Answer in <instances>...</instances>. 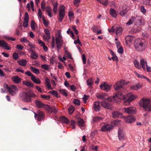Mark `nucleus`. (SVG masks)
<instances>
[{"mask_svg": "<svg viewBox=\"0 0 151 151\" xmlns=\"http://www.w3.org/2000/svg\"><path fill=\"white\" fill-rule=\"evenodd\" d=\"M128 83H125V81L123 80L116 82L114 85V90L116 91V93L113 98L114 99H125V95L123 93L125 90L124 86L127 84Z\"/></svg>", "mask_w": 151, "mask_h": 151, "instance_id": "nucleus-1", "label": "nucleus"}, {"mask_svg": "<svg viewBox=\"0 0 151 151\" xmlns=\"http://www.w3.org/2000/svg\"><path fill=\"white\" fill-rule=\"evenodd\" d=\"M147 44V42L144 39H137L135 42V47L137 50L142 51L146 49Z\"/></svg>", "mask_w": 151, "mask_h": 151, "instance_id": "nucleus-2", "label": "nucleus"}, {"mask_svg": "<svg viewBox=\"0 0 151 151\" xmlns=\"http://www.w3.org/2000/svg\"><path fill=\"white\" fill-rule=\"evenodd\" d=\"M20 99L26 102H30L31 101V98H35L36 95L31 91L28 93L23 92L20 94Z\"/></svg>", "mask_w": 151, "mask_h": 151, "instance_id": "nucleus-3", "label": "nucleus"}, {"mask_svg": "<svg viewBox=\"0 0 151 151\" xmlns=\"http://www.w3.org/2000/svg\"><path fill=\"white\" fill-rule=\"evenodd\" d=\"M139 104L140 106L142 107L145 110L151 112V103L149 99L143 98L140 100Z\"/></svg>", "mask_w": 151, "mask_h": 151, "instance_id": "nucleus-4", "label": "nucleus"}, {"mask_svg": "<svg viewBox=\"0 0 151 151\" xmlns=\"http://www.w3.org/2000/svg\"><path fill=\"white\" fill-rule=\"evenodd\" d=\"M113 100H116V99H114L113 97H108L107 99L102 101L101 102V104L104 108L111 110L113 108L112 103Z\"/></svg>", "mask_w": 151, "mask_h": 151, "instance_id": "nucleus-5", "label": "nucleus"}, {"mask_svg": "<svg viewBox=\"0 0 151 151\" xmlns=\"http://www.w3.org/2000/svg\"><path fill=\"white\" fill-rule=\"evenodd\" d=\"M4 86L8 90L10 94L14 96L16 94V91L17 90L16 86L12 85L11 87H9L7 84L4 83Z\"/></svg>", "mask_w": 151, "mask_h": 151, "instance_id": "nucleus-6", "label": "nucleus"}, {"mask_svg": "<svg viewBox=\"0 0 151 151\" xmlns=\"http://www.w3.org/2000/svg\"><path fill=\"white\" fill-rule=\"evenodd\" d=\"M125 99H122V100L126 99L124 102V105H129L130 102L133 100L135 99L136 96L134 95L131 94H128L126 95H125Z\"/></svg>", "mask_w": 151, "mask_h": 151, "instance_id": "nucleus-7", "label": "nucleus"}, {"mask_svg": "<svg viewBox=\"0 0 151 151\" xmlns=\"http://www.w3.org/2000/svg\"><path fill=\"white\" fill-rule=\"evenodd\" d=\"M65 6L63 5H60L59 6L58 20L61 22L65 15Z\"/></svg>", "mask_w": 151, "mask_h": 151, "instance_id": "nucleus-8", "label": "nucleus"}, {"mask_svg": "<svg viewBox=\"0 0 151 151\" xmlns=\"http://www.w3.org/2000/svg\"><path fill=\"white\" fill-rule=\"evenodd\" d=\"M34 113L35 117H37V120L39 121H41L45 117V115L43 112L40 110H38L37 113L35 112Z\"/></svg>", "mask_w": 151, "mask_h": 151, "instance_id": "nucleus-9", "label": "nucleus"}, {"mask_svg": "<svg viewBox=\"0 0 151 151\" xmlns=\"http://www.w3.org/2000/svg\"><path fill=\"white\" fill-rule=\"evenodd\" d=\"M113 128V127L111 124H104L102 126L100 131L105 132L109 131Z\"/></svg>", "mask_w": 151, "mask_h": 151, "instance_id": "nucleus-10", "label": "nucleus"}, {"mask_svg": "<svg viewBox=\"0 0 151 151\" xmlns=\"http://www.w3.org/2000/svg\"><path fill=\"white\" fill-rule=\"evenodd\" d=\"M46 110L49 113L55 114L57 112L58 109L54 106L50 107L47 105Z\"/></svg>", "mask_w": 151, "mask_h": 151, "instance_id": "nucleus-11", "label": "nucleus"}, {"mask_svg": "<svg viewBox=\"0 0 151 151\" xmlns=\"http://www.w3.org/2000/svg\"><path fill=\"white\" fill-rule=\"evenodd\" d=\"M118 137L120 140H124L125 139V134L123 129L119 128L118 129Z\"/></svg>", "mask_w": 151, "mask_h": 151, "instance_id": "nucleus-12", "label": "nucleus"}, {"mask_svg": "<svg viewBox=\"0 0 151 151\" xmlns=\"http://www.w3.org/2000/svg\"><path fill=\"white\" fill-rule=\"evenodd\" d=\"M99 86L101 89L104 90L107 92L109 91L111 89V86L109 85L106 82L101 84Z\"/></svg>", "mask_w": 151, "mask_h": 151, "instance_id": "nucleus-13", "label": "nucleus"}, {"mask_svg": "<svg viewBox=\"0 0 151 151\" xmlns=\"http://www.w3.org/2000/svg\"><path fill=\"white\" fill-rule=\"evenodd\" d=\"M0 46L8 50H9L11 49L9 44L4 40H0Z\"/></svg>", "mask_w": 151, "mask_h": 151, "instance_id": "nucleus-14", "label": "nucleus"}, {"mask_svg": "<svg viewBox=\"0 0 151 151\" xmlns=\"http://www.w3.org/2000/svg\"><path fill=\"white\" fill-rule=\"evenodd\" d=\"M136 109V108L134 107H130L124 108L125 112L129 114L134 113Z\"/></svg>", "mask_w": 151, "mask_h": 151, "instance_id": "nucleus-15", "label": "nucleus"}, {"mask_svg": "<svg viewBox=\"0 0 151 151\" xmlns=\"http://www.w3.org/2000/svg\"><path fill=\"white\" fill-rule=\"evenodd\" d=\"M112 116L114 119L119 118L123 117V114L119 111H114L112 114Z\"/></svg>", "mask_w": 151, "mask_h": 151, "instance_id": "nucleus-16", "label": "nucleus"}, {"mask_svg": "<svg viewBox=\"0 0 151 151\" xmlns=\"http://www.w3.org/2000/svg\"><path fill=\"white\" fill-rule=\"evenodd\" d=\"M35 103L37 107L38 108L44 107L46 110L47 105L45 104L41 101L37 100H35Z\"/></svg>", "mask_w": 151, "mask_h": 151, "instance_id": "nucleus-17", "label": "nucleus"}, {"mask_svg": "<svg viewBox=\"0 0 151 151\" xmlns=\"http://www.w3.org/2000/svg\"><path fill=\"white\" fill-rule=\"evenodd\" d=\"M135 120V117L132 115H129L125 118V122L127 123H131L134 122Z\"/></svg>", "mask_w": 151, "mask_h": 151, "instance_id": "nucleus-18", "label": "nucleus"}, {"mask_svg": "<svg viewBox=\"0 0 151 151\" xmlns=\"http://www.w3.org/2000/svg\"><path fill=\"white\" fill-rule=\"evenodd\" d=\"M60 120L62 123L68 124L69 123V120L65 116H61L60 117Z\"/></svg>", "mask_w": 151, "mask_h": 151, "instance_id": "nucleus-19", "label": "nucleus"}, {"mask_svg": "<svg viewBox=\"0 0 151 151\" xmlns=\"http://www.w3.org/2000/svg\"><path fill=\"white\" fill-rule=\"evenodd\" d=\"M56 43L57 45V47L58 48H60L62 47L63 43L62 39H59L56 38Z\"/></svg>", "mask_w": 151, "mask_h": 151, "instance_id": "nucleus-20", "label": "nucleus"}, {"mask_svg": "<svg viewBox=\"0 0 151 151\" xmlns=\"http://www.w3.org/2000/svg\"><path fill=\"white\" fill-rule=\"evenodd\" d=\"M142 86V84L140 83H138L135 85L131 86L130 88L131 89L137 90L141 88Z\"/></svg>", "mask_w": 151, "mask_h": 151, "instance_id": "nucleus-21", "label": "nucleus"}, {"mask_svg": "<svg viewBox=\"0 0 151 151\" xmlns=\"http://www.w3.org/2000/svg\"><path fill=\"white\" fill-rule=\"evenodd\" d=\"M13 81L16 83H18L21 81V79L17 76H14L12 77Z\"/></svg>", "mask_w": 151, "mask_h": 151, "instance_id": "nucleus-22", "label": "nucleus"}, {"mask_svg": "<svg viewBox=\"0 0 151 151\" xmlns=\"http://www.w3.org/2000/svg\"><path fill=\"white\" fill-rule=\"evenodd\" d=\"M110 14L113 17L115 18L117 14L116 10L114 9H111L110 10Z\"/></svg>", "mask_w": 151, "mask_h": 151, "instance_id": "nucleus-23", "label": "nucleus"}, {"mask_svg": "<svg viewBox=\"0 0 151 151\" xmlns=\"http://www.w3.org/2000/svg\"><path fill=\"white\" fill-rule=\"evenodd\" d=\"M93 108L96 111L99 110L100 108V106L99 102H95L94 104Z\"/></svg>", "mask_w": 151, "mask_h": 151, "instance_id": "nucleus-24", "label": "nucleus"}, {"mask_svg": "<svg viewBox=\"0 0 151 151\" xmlns=\"http://www.w3.org/2000/svg\"><path fill=\"white\" fill-rule=\"evenodd\" d=\"M20 41L22 42H24L28 46H31L30 42L25 37H23L21 38L20 40Z\"/></svg>", "mask_w": 151, "mask_h": 151, "instance_id": "nucleus-25", "label": "nucleus"}, {"mask_svg": "<svg viewBox=\"0 0 151 151\" xmlns=\"http://www.w3.org/2000/svg\"><path fill=\"white\" fill-rule=\"evenodd\" d=\"M103 119V118L101 116H96L93 118V122H98L102 121Z\"/></svg>", "mask_w": 151, "mask_h": 151, "instance_id": "nucleus-26", "label": "nucleus"}, {"mask_svg": "<svg viewBox=\"0 0 151 151\" xmlns=\"http://www.w3.org/2000/svg\"><path fill=\"white\" fill-rule=\"evenodd\" d=\"M31 80L36 84H40L41 83V81L38 78H36L34 76H33L31 78Z\"/></svg>", "mask_w": 151, "mask_h": 151, "instance_id": "nucleus-27", "label": "nucleus"}, {"mask_svg": "<svg viewBox=\"0 0 151 151\" xmlns=\"http://www.w3.org/2000/svg\"><path fill=\"white\" fill-rule=\"evenodd\" d=\"M134 39L132 35H128L125 37V40L127 42H131Z\"/></svg>", "mask_w": 151, "mask_h": 151, "instance_id": "nucleus-28", "label": "nucleus"}, {"mask_svg": "<svg viewBox=\"0 0 151 151\" xmlns=\"http://www.w3.org/2000/svg\"><path fill=\"white\" fill-rule=\"evenodd\" d=\"M19 65L22 66H25L27 63V61L25 59H22L18 61Z\"/></svg>", "mask_w": 151, "mask_h": 151, "instance_id": "nucleus-29", "label": "nucleus"}, {"mask_svg": "<svg viewBox=\"0 0 151 151\" xmlns=\"http://www.w3.org/2000/svg\"><path fill=\"white\" fill-rule=\"evenodd\" d=\"M136 20V18L133 17H132L129 20L128 22L126 23L127 25H130L132 24Z\"/></svg>", "mask_w": 151, "mask_h": 151, "instance_id": "nucleus-30", "label": "nucleus"}, {"mask_svg": "<svg viewBox=\"0 0 151 151\" xmlns=\"http://www.w3.org/2000/svg\"><path fill=\"white\" fill-rule=\"evenodd\" d=\"M23 83L28 87H32L33 86V84L32 82L29 81H23Z\"/></svg>", "mask_w": 151, "mask_h": 151, "instance_id": "nucleus-31", "label": "nucleus"}, {"mask_svg": "<svg viewBox=\"0 0 151 151\" xmlns=\"http://www.w3.org/2000/svg\"><path fill=\"white\" fill-rule=\"evenodd\" d=\"M128 10L126 8H124L119 13L120 15L122 16H124L127 13Z\"/></svg>", "mask_w": 151, "mask_h": 151, "instance_id": "nucleus-32", "label": "nucleus"}, {"mask_svg": "<svg viewBox=\"0 0 151 151\" xmlns=\"http://www.w3.org/2000/svg\"><path fill=\"white\" fill-rule=\"evenodd\" d=\"M116 34L117 35H120L123 30L120 27H117L115 29Z\"/></svg>", "mask_w": 151, "mask_h": 151, "instance_id": "nucleus-33", "label": "nucleus"}, {"mask_svg": "<svg viewBox=\"0 0 151 151\" xmlns=\"http://www.w3.org/2000/svg\"><path fill=\"white\" fill-rule=\"evenodd\" d=\"M58 5V3L57 2H56L53 4V11L55 14H57Z\"/></svg>", "mask_w": 151, "mask_h": 151, "instance_id": "nucleus-34", "label": "nucleus"}, {"mask_svg": "<svg viewBox=\"0 0 151 151\" xmlns=\"http://www.w3.org/2000/svg\"><path fill=\"white\" fill-rule=\"evenodd\" d=\"M50 80L48 78H46L45 79V84L47 86V88L48 89H52L51 88V86L50 84Z\"/></svg>", "mask_w": 151, "mask_h": 151, "instance_id": "nucleus-35", "label": "nucleus"}, {"mask_svg": "<svg viewBox=\"0 0 151 151\" xmlns=\"http://www.w3.org/2000/svg\"><path fill=\"white\" fill-rule=\"evenodd\" d=\"M31 57L32 59H35L38 57V55L35 52H32L31 53Z\"/></svg>", "mask_w": 151, "mask_h": 151, "instance_id": "nucleus-36", "label": "nucleus"}, {"mask_svg": "<svg viewBox=\"0 0 151 151\" xmlns=\"http://www.w3.org/2000/svg\"><path fill=\"white\" fill-rule=\"evenodd\" d=\"M140 64L141 66H148L147 61L143 59H141Z\"/></svg>", "mask_w": 151, "mask_h": 151, "instance_id": "nucleus-37", "label": "nucleus"}, {"mask_svg": "<svg viewBox=\"0 0 151 151\" xmlns=\"http://www.w3.org/2000/svg\"><path fill=\"white\" fill-rule=\"evenodd\" d=\"M64 55L65 56L67 57V58L70 59H73L71 54L66 50L65 51Z\"/></svg>", "mask_w": 151, "mask_h": 151, "instance_id": "nucleus-38", "label": "nucleus"}, {"mask_svg": "<svg viewBox=\"0 0 151 151\" xmlns=\"http://www.w3.org/2000/svg\"><path fill=\"white\" fill-rule=\"evenodd\" d=\"M77 123L80 126L82 127L84 125V122L82 119H79L78 120Z\"/></svg>", "mask_w": 151, "mask_h": 151, "instance_id": "nucleus-39", "label": "nucleus"}, {"mask_svg": "<svg viewBox=\"0 0 151 151\" xmlns=\"http://www.w3.org/2000/svg\"><path fill=\"white\" fill-rule=\"evenodd\" d=\"M31 70L34 73L36 74H39L40 73L39 70L37 68H34V67H30Z\"/></svg>", "mask_w": 151, "mask_h": 151, "instance_id": "nucleus-40", "label": "nucleus"}, {"mask_svg": "<svg viewBox=\"0 0 151 151\" xmlns=\"http://www.w3.org/2000/svg\"><path fill=\"white\" fill-rule=\"evenodd\" d=\"M59 91L60 94H63L65 96H67V91L65 89H60Z\"/></svg>", "mask_w": 151, "mask_h": 151, "instance_id": "nucleus-41", "label": "nucleus"}, {"mask_svg": "<svg viewBox=\"0 0 151 151\" xmlns=\"http://www.w3.org/2000/svg\"><path fill=\"white\" fill-rule=\"evenodd\" d=\"M98 98L101 99H103L104 100L105 99H107L108 98H107L106 95L105 94H102L99 95L98 96Z\"/></svg>", "mask_w": 151, "mask_h": 151, "instance_id": "nucleus-42", "label": "nucleus"}, {"mask_svg": "<svg viewBox=\"0 0 151 151\" xmlns=\"http://www.w3.org/2000/svg\"><path fill=\"white\" fill-rule=\"evenodd\" d=\"M135 22L136 23H134L135 25H140L142 24V20L139 18L136 19Z\"/></svg>", "mask_w": 151, "mask_h": 151, "instance_id": "nucleus-43", "label": "nucleus"}, {"mask_svg": "<svg viewBox=\"0 0 151 151\" xmlns=\"http://www.w3.org/2000/svg\"><path fill=\"white\" fill-rule=\"evenodd\" d=\"M31 27L33 30H35L36 26V24L33 20H32L31 22Z\"/></svg>", "mask_w": 151, "mask_h": 151, "instance_id": "nucleus-44", "label": "nucleus"}, {"mask_svg": "<svg viewBox=\"0 0 151 151\" xmlns=\"http://www.w3.org/2000/svg\"><path fill=\"white\" fill-rule=\"evenodd\" d=\"M87 85L89 86H91L93 83V81L92 78H89L86 81Z\"/></svg>", "mask_w": 151, "mask_h": 151, "instance_id": "nucleus-45", "label": "nucleus"}, {"mask_svg": "<svg viewBox=\"0 0 151 151\" xmlns=\"http://www.w3.org/2000/svg\"><path fill=\"white\" fill-rule=\"evenodd\" d=\"M74 107L72 106H70V107L69 109H68L69 114H71L74 112Z\"/></svg>", "mask_w": 151, "mask_h": 151, "instance_id": "nucleus-46", "label": "nucleus"}, {"mask_svg": "<svg viewBox=\"0 0 151 151\" xmlns=\"http://www.w3.org/2000/svg\"><path fill=\"white\" fill-rule=\"evenodd\" d=\"M49 93L52 95H55L56 97H58V93L56 91L53 90L52 91H49Z\"/></svg>", "mask_w": 151, "mask_h": 151, "instance_id": "nucleus-47", "label": "nucleus"}, {"mask_svg": "<svg viewBox=\"0 0 151 151\" xmlns=\"http://www.w3.org/2000/svg\"><path fill=\"white\" fill-rule=\"evenodd\" d=\"M44 32L45 34L47 35V38L50 39V32L49 30L47 29H45L44 30Z\"/></svg>", "mask_w": 151, "mask_h": 151, "instance_id": "nucleus-48", "label": "nucleus"}, {"mask_svg": "<svg viewBox=\"0 0 151 151\" xmlns=\"http://www.w3.org/2000/svg\"><path fill=\"white\" fill-rule=\"evenodd\" d=\"M38 16L39 18H42L43 19V18H44V16H42L41 10L40 9H38Z\"/></svg>", "mask_w": 151, "mask_h": 151, "instance_id": "nucleus-49", "label": "nucleus"}, {"mask_svg": "<svg viewBox=\"0 0 151 151\" xmlns=\"http://www.w3.org/2000/svg\"><path fill=\"white\" fill-rule=\"evenodd\" d=\"M50 63L52 64V65H53L55 63H56L55 57L53 56H52L50 59Z\"/></svg>", "mask_w": 151, "mask_h": 151, "instance_id": "nucleus-50", "label": "nucleus"}, {"mask_svg": "<svg viewBox=\"0 0 151 151\" xmlns=\"http://www.w3.org/2000/svg\"><path fill=\"white\" fill-rule=\"evenodd\" d=\"M143 2L146 5L151 6V0H143Z\"/></svg>", "mask_w": 151, "mask_h": 151, "instance_id": "nucleus-51", "label": "nucleus"}, {"mask_svg": "<svg viewBox=\"0 0 151 151\" xmlns=\"http://www.w3.org/2000/svg\"><path fill=\"white\" fill-rule=\"evenodd\" d=\"M28 20L24 19L23 26L24 27H27L28 26Z\"/></svg>", "mask_w": 151, "mask_h": 151, "instance_id": "nucleus-52", "label": "nucleus"}, {"mask_svg": "<svg viewBox=\"0 0 151 151\" xmlns=\"http://www.w3.org/2000/svg\"><path fill=\"white\" fill-rule=\"evenodd\" d=\"M4 37L5 38L8 40H11L12 41H14L15 40L14 38L11 37L7 35H4Z\"/></svg>", "mask_w": 151, "mask_h": 151, "instance_id": "nucleus-53", "label": "nucleus"}, {"mask_svg": "<svg viewBox=\"0 0 151 151\" xmlns=\"http://www.w3.org/2000/svg\"><path fill=\"white\" fill-rule=\"evenodd\" d=\"M73 102L74 104L76 105H79L80 104V101L77 99H75L73 101Z\"/></svg>", "mask_w": 151, "mask_h": 151, "instance_id": "nucleus-54", "label": "nucleus"}, {"mask_svg": "<svg viewBox=\"0 0 151 151\" xmlns=\"http://www.w3.org/2000/svg\"><path fill=\"white\" fill-rule=\"evenodd\" d=\"M134 73L136 76H137L138 78H144L145 77V76L143 75L139 74L136 71L134 72Z\"/></svg>", "mask_w": 151, "mask_h": 151, "instance_id": "nucleus-55", "label": "nucleus"}, {"mask_svg": "<svg viewBox=\"0 0 151 151\" xmlns=\"http://www.w3.org/2000/svg\"><path fill=\"white\" fill-rule=\"evenodd\" d=\"M41 97L42 98H43L44 99L46 100H48L50 98V96L45 95H41Z\"/></svg>", "mask_w": 151, "mask_h": 151, "instance_id": "nucleus-56", "label": "nucleus"}, {"mask_svg": "<svg viewBox=\"0 0 151 151\" xmlns=\"http://www.w3.org/2000/svg\"><path fill=\"white\" fill-rule=\"evenodd\" d=\"M16 47L18 50H21L23 49L24 47L21 45L18 44L17 45Z\"/></svg>", "mask_w": 151, "mask_h": 151, "instance_id": "nucleus-57", "label": "nucleus"}, {"mask_svg": "<svg viewBox=\"0 0 151 151\" xmlns=\"http://www.w3.org/2000/svg\"><path fill=\"white\" fill-rule=\"evenodd\" d=\"M76 123V122L74 120H72L71 121L70 125L71 126H72V128L73 129H75V124Z\"/></svg>", "mask_w": 151, "mask_h": 151, "instance_id": "nucleus-58", "label": "nucleus"}, {"mask_svg": "<svg viewBox=\"0 0 151 151\" xmlns=\"http://www.w3.org/2000/svg\"><path fill=\"white\" fill-rule=\"evenodd\" d=\"M80 2V0H74L73 3L75 5L78 6Z\"/></svg>", "mask_w": 151, "mask_h": 151, "instance_id": "nucleus-59", "label": "nucleus"}, {"mask_svg": "<svg viewBox=\"0 0 151 151\" xmlns=\"http://www.w3.org/2000/svg\"><path fill=\"white\" fill-rule=\"evenodd\" d=\"M118 49V52L119 53L122 54L123 52V50L122 47H119L117 48Z\"/></svg>", "mask_w": 151, "mask_h": 151, "instance_id": "nucleus-60", "label": "nucleus"}, {"mask_svg": "<svg viewBox=\"0 0 151 151\" xmlns=\"http://www.w3.org/2000/svg\"><path fill=\"white\" fill-rule=\"evenodd\" d=\"M74 16V14L72 11H70L68 12V16L69 18L73 17Z\"/></svg>", "mask_w": 151, "mask_h": 151, "instance_id": "nucleus-61", "label": "nucleus"}, {"mask_svg": "<svg viewBox=\"0 0 151 151\" xmlns=\"http://www.w3.org/2000/svg\"><path fill=\"white\" fill-rule=\"evenodd\" d=\"M78 40H75L74 41V43L75 44H76L77 43H78L81 46H82V45L81 43V42L80 41L79 39H78Z\"/></svg>", "mask_w": 151, "mask_h": 151, "instance_id": "nucleus-62", "label": "nucleus"}, {"mask_svg": "<svg viewBox=\"0 0 151 151\" xmlns=\"http://www.w3.org/2000/svg\"><path fill=\"white\" fill-rule=\"evenodd\" d=\"M38 44L40 45V46H42L45 45V43L42 40H40V39H38Z\"/></svg>", "mask_w": 151, "mask_h": 151, "instance_id": "nucleus-63", "label": "nucleus"}, {"mask_svg": "<svg viewBox=\"0 0 151 151\" xmlns=\"http://www.w3.org/2000/svg\"><path fill=\"white\" fill-rule=\"evenodd\" d=\"M43 23L44 25L46 27H47L48 25V22L45 19V18H43L42 19Z\"/></svg>", "mask_w": 151, "mask_h": 151, "instance_id": "nucleus-64", "label": "nucleus"}]
</instances>
